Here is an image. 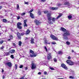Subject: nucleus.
Returning <instances> with one entry per match:
<instances>
[{
	"label": "nucleus",
	"instance_id": "nucleus-1",
	"mask_svg": "<svg viewBox=\"0 0 79 79\" xmlns=\"http://www.w3.org/2000/svg\"><path fill=\"white\" fill-rule=\"evenodd\" d=\"M63 35L64 37V38L66 40H68V35H70V33L68 31L64 32V34H63Z\"/></svg>",
	"mask_w": 79,
	"mask_h": 79
},
{
	"label": "nucleus",
	"instance_id": "nucleus-2",
	"mask_svg": "<svg viewBox=\"0 0 79 79\" xmlns=\"http://www.w3.org/2000/svg\"><path fill=\"white\" fill-rule=\"evenodd\" d=\"M5 65L6 66H8L9 68H11L12 67V64L11 62L9 61V60H7L6 61V63H5Z\"/></svg>",
	"mask_w": 79,
	"mask_h": 79
},
{
	"label": "nucleus",
	"instance_id": "nucleus-3",
	"mask_svg": "<svg viewBox=\"0 0 79 79\" xmlns=\"http://www.w3.org/2000/svg\"><path fill=\"white\" fill-rule=\"evenodd\" d=\"M62 15L63 14H59V15L56 17V18H52V21L54 22L55 21L56 19H58V18H60V17H61Z\"/></svg>",
	"mask_w": 79,
	"mask_h": 79
},
{
	"label": "nucleus",
	"instance_id": "nucleus-4",
	"mask_svg": "<svg viewBox=\"0 0 79 79\" xmlns=\"http://www.w3.org/2000/svg\"><path fill=\"white\" fill-rule=\"evenodd\" d=\"M22 25V23L20 22H18L17 24V27L19 29H21L22 28V27L21 26Z\"/></svg>",
	"mask_w": 79,
	"mask_h": 79
},
{
	"label": "nucleus",
	"instance_id": "nucleus-5",
	"mask_svg": "<svg viewBox=\"0 0 79 79\" xmlns=\"http://www.w3.org/2000/svg\"><path fill=\"white\" fill-rule=\"evenodd\" d=\"M50 37L51 38V39H53V40H58V38L53 35H50Z\"/></svg>",
	"mask_w": 79,
	"mask_h": 79
},
{
	"label": "nucleus",
	"instance_id": "nucleus-6",
	"mask_svg": "<svg viewBox=\"0 0 79 79\" xmlns=\"http://www.w3.org/2000/svg\"><path fill=\"white\" fill-rule=\"evenodd\" d=\"M66 62L69 65L72 66L74 64V63L71 60H67L66 61Z\"/></svg>",
	"mask_w": 79,
	"mask_h": 79
},
{
	"label": "nucleus",
	"instance_id": "nucleus-7",
	"mask_svg": "<svg viewBox=\"0 0 79 79\" xmlns=\"http://www.w3.org/2000/svg\"><path fill=\"white\" fill-rule=\"evenodd\" d=\"M61 67H62L63 68H64V69H65L66 70H67L68 69V67H67V66H66V65L64 64H62L61 65Z\"/></svg>",
	"mask_w": 79,
	"mask_h": 79
},
{
	"label": "nucleus",
	"instance_id": "nucleus-8",
	"mask_svg": "<svg viewBox=\"0 0 79 79\" xmlns=\"http://www.w3.org/2000/svg\"><path fill=\"white\" fill-rule=\"evenodd\" d=\"M31 65L32 69H34L36 68V64H35L32 63Z\"/></svg>",
	"mask_w": 79,
	"mask_h": 79
},
{
	"label": "nucleus",
	"instance_id": "nucleus-9",
	"mask_svg": "<svg viewBox=\"0 0 79 79\" xmlns=\"http://www.w3.org/2000/svg\"><path fill=\"white\" fill-rule=\"evenodd\" d=\"M34 22L35 23L36 25H37V26H38V25H39V24H40L41 23L40 22H39V21L36 19H35L34 20Z\"/></svg>",
	"mask_w": 79,
	"mask_h": 79
},
{
	"label": "nucleus",
	"instance_id": "nucleus-10",
	"mask_svg": "<svg viewBox=\"0 0 79 79\" xmlns=\"http://www.w3.org/2000/svg\"><path fill=\"white\" fill-rule=\"evenodd\" d=\"M27 19L25 20H24V23L23 26L24 27H27V25L26 24V22H27Z\"/></svg>",
	"mask_w": 79,
	"mask_h": 79
},
{
	"label": "nucleus",
	"instance_id": "nucleus-11",
	"mask_svg": "<svg viewBox=\"0 0 79 79\" xmlns=\"http://www.w3.org/2000/svg\"><path fill=\"white\" fill-rule=\"evenodd\" d=\"M31 43L32 44H34V39L33 38L31 37Z\"/></svg>",
	"mask_w": 79,
	"mask_h": 79
},
{
	"label": "nucleus",
	"instance_id": "nucleus-12",
	"mask_svg": "<svg viewBox=\"0 0 79 79\" xmlns=\"http://www.w3.org/2000/svg\"><path fill=\"white\" fill-rule=\"evenodd\" d=\"M51 58H52V56H51V53L48 54V60H50Z\"/></svg>",
	"mask_w": 79,
	"mask_h": 79
},
{
	"label": "nucleus",
	"instance_id": "nucleus-13",
	"mask_svg": "<svg viewBox=\"0 0 79 79\" xmlns=\"http://www.w3.org/2000/svg\"><path fill=\"white\" fill-rule=\"evenodd\" d=\"M9 53H13L15 52V50L14 49H12L10 50L9 51Z\"/></svg>",
	"mask_w": 79,
	"mask_h": 79
},
{
	"label": "nucleus",
	"instance_id": "nucleus-14",
	"mask_svg": "<svg viewBox=\"0 0 79 79\" xmlns=\"http://www.w3.org/2000/svg\"><path fill=\"white\" fill-rule=\"evenodd\" d=\"M17 37H18L19 39H21V34L19 32L17 33Z\"/></svg>",
	"mask_w": 79,
	"mask_h": 79
},
{
	"label": "nucleus",
	"instance_id": "nucleus-15",
	"mask_svg": "<svg viewBox=\"0 0 79 79\" xmlns=\"http://www.w3.org/2000/svg\"><path fill=\"white\" fill-rule=\"evenodd\" d=\"M60 30L62 31H63V32H66V30L63 27L61 28Z\"/></svg>",
	"mask_w": 79,
	"mask_h": 79
},
{
	"label": "nucleus",
	"instance_id": "nucleus-16",
	"mask_svg": "<svg viewBox=\"0 0 79 79\" xmlns=\"http://www.w3.org/2000/svg\"><path fill=\"white\" fill-rule=\"evenodd\" d=\"M58 8L57 7H51V9L52 10H58Z\"/></svg>",
	"mask_w": 79,
	"mask_h": 79
},
{
	"label": "nucleus",
	"instance_id": "nucleus-17",
	"mask_svg": "<svg viewBox=\"0 0 79 79\" xmlns=\"http://www.w3.org/2000/svg\"><path fill=\"white\" fill-rule=\"evenodd\" d=\"M37 56V54H31V57H35Z\"/></svg>",
	"mask_w": 79,
	"mask_h": 79
},
{
	"label": "nucleus",
	"instance_id": "nucleus-18",
	"mask_svg": "<svg viewBox=\"0 0 79 79\" xmlns=\"http://www.w3.org/2000/svg\"><path fill=\"white\" fill-rule=\"evenodd\" d=\"M10 55V52H5V55L6 56H8Z\"/></svg>",
	"mask_w": 79,
	"mask_h": 79
},
{
	"label": "nucleus",
	"instance_id": "nucleus-19",
	"mask_svg": "<svg viewBox=\"0 0 79 79\" xmlns=\"http://www.w3.org/2000/svg\"><path fill=\"white\" fill-rule=\"evenodd\" d=\"M65 5H67L68 6H69V3L68 2H65L64 3Z\"/></svg>",
	"mask_w": 79,
	"mask_h": 79
},
{
	"label": "nucleus",
	"instance_id": "nucleus-20",
	"mask_svg": "<svg viewBox=\"0 0 79 79\" xmlns=\"http://www.w3.org/2000/svg\"><path fill=\"white\" fill-rule=\"evenodd\" d=\"M30 17L31 18H34V15L32 13H30Z\"/></svg>",
	"mask_w": 79,
	"mask_h": 79
},
{
	"label": "nucleus",
	"instance_id": "nucleus-21",
	"mask_svg": "<svg viewBox=\"0 0 79 79\" xmlns=\"http://www.w3.org/2000/svg\"><path fill=\"white\" fill-rule=\"evenodd\" d=\"M47 18L52 16L51 13H48L47 14Z\"/></svg>",
	"mask_w": 79,
	"mask_h": 79
},
{
	"label": "nucleus",
	"instance_id": "nucleus-22",
	"mask_svg": "<svg viewBox=\"0 0 79 79\" xmlns=\"http://www.w3.org/2000/svg\"><path fill=\"white\" fill-rule=\"evenodd\" d=\"M30 33V31H29V29H28L26 33V34H29Z\"/></svg>",
	"mask_w": 79,
	"mask_h": 79
},
{
	"label": "nucleus",
	"instance_id": "nucleus-23",
	"mask_svg": "<svg viewBox=\"0 0 79 79\" xmlns=\"http://www.w3.org/2000/svg\"><path fill=\"white\" fill-rule=\"evenodd\" d=\"M72 17H73V15H69L68 16V18L69 19H71Z\"/></svg>",
	"mask_w": 79,
	"mask_h": 79
},
{
	"label": "nucleus",
	"instance_id": "nucleus-24",
	"mask_svg": "<svg viewBox=\"0 0 79 79\" xmlns=\"http://www.w3.org/2000/svg\"><path fill=\"white\" fill-rule=\"evenodd\" d=\"M48 19L49 21H51L52 20V16L51 17H48Z\"/></svg>",
	"mask_w": 79,
	"mask_h": 79
},
{
	"label": "nucleus",
	"instance_id": "nucleus-25",
	"mask_svg": "<svg viewBox=\"0 0 79 79\" xmlns=\"http://www.w3.org/2000/svg\"><path fill=\"white\" fill-rule=\"evenodd\" d=\"M22 44V42L21 41L19 42V46H21V44Z\"/></svg>",
	"mask_w": 79,
	"mask_h": 79
},
{
	"label": "nucleus",
	"instance_id": "nucleus-26",
	"mask_svg": "<svg viewBox=\"0 0 79 79\" xmlns=\"http://www.w3.org/2000/svg\"><path fill=\"white\" fill-rule=\"evenodd\" d=\"M9 37L10 39H13V36L12 35H10L9 36Z\"/></svg>",
	"mask_w": 79,
	"mask_h": 79
},
{
	"label": "nucleus",
	"instance_id": "nucleus-27",
	"mask_svg": "<svg viewBox=\"0 0 79 79\" xmlns=\"http://www.w3.org/2000/svg\"><path fill=\"white\" fill-rule=\"evenodd\" d=\"M30 52L31 53H32V54H34V51H32L31 50H30Z\"/></svg>",
	"mask_w": 79,
	"mask_h": 79
},
{
	"label": "nucleus",
	"instance_id": "nucleus-28",
	"mask_svg": "<svg viewBox=\"0 0 79 79\" xmlns=\"http://www.w3.org/2000/svg\"><path fill=\"white\" fill-rule=\"evenodd\" d=\"M51 44H54V45H55V44H56V42H54V41L52 42H51Z\"/></svg>",
	"mask_w": 79,
	"mask_h": 79
},
{
	"label": "nucleus",
	"instance_id": "nucleus-29",
	"mask_svg": "<svg viewBox=\"0 0 79 79\" xmlns=\"http://www.w3.org/2000/svg\"><path fill=\"white\" fill-rule=\"evenodd\" d=\"M3 48H4V46H2L0 48V49H1V50L3 51Z\"/></svg>",
	"mask_w": 79,
	"mask_h": 79
},
{
	"label": "nucleus",
	"instance_id": "nucleus-30",
	"mask_svg": "<svg viewBox=\"0 0 79 79\" xmlns=\"http://www.w3.org/2000/svg\"><path fill=\"white\" fill-rule=\"evenodd\" d=\"M49 68L51 69V70H55V69L53 68V67H49Z\"/></svg>",
	"mask_w": 79,
	"mask_h": 79
},
{
	"label": "nucleus",
	"instance_id": "nucleus-31",
	"mask_svg": "<svg viewBox=\"0 0 79 79\" xmlns=\"http://www.w3.org/2000/svg\"><path fill=\"white\" fill-rule=\"evenodd\" d=\"M44 13H45V14H46L47 13H48V10H45L44 11Z\"/></svg>",
	"mask_w": 79,
	"mask_h": 79
},
{
	"label": "nucleus",
	"instance_id": "nucleus-32",
	"mask_svg": "<svg viewBox=\"0 0 79 79\" xmlns=\"http://www.w3.org/2000/svg\"><path fill=\"white\" fill-rule=\"evenodd\" d=\"M24 4L25 5H29V2H24Z\"/></svg>",
	"mask_w": 79,
	"mask_h": 79
},
{
	"label": "nucleus",
	"instance_id": "nucleus-33",
	"mask_svg": "<svg viewBox=\"0 0 79 79\" xmlns=\"http://www.w3.org/2000/svg\"><path fill=\"white\" fill-rule=\"evenodd\" d=\"M3 21L4 23H6V19H3Z\"/></svg>",
	"mask_w": 79,
	"mask_h": 79
},
{
	"label": "nucleus",
	"instance_id": "nucleus-34",
	"mask_svg": "<svg viewBox=\"0 0 79 79\" xmlns=\"http://www.w3.org/2000/svg\"><path fill=\"white\" fill-rule=\"evenodd\" d=\"M69 77V78H70V79H74V77H73L72 76H70Z\"/></svg>",
	"mask_w": 79,
	"mask_h": 79
},
{
	"label": "nucleus",
	"instance_id": "nucleus-35",
	"mask_svg": "<svg viewBox=\"0 0 79 79\" xmlns=\"http://www.w3.org/2000/svg\"><path fill=\"white\" fill-rule=\"evenodd\" d=\"M44 43L46 45H47V40H45L44 41Z\"/></svg>",
	"mask_w": 79,
	"mask_h": 79
},
{
	"label": "nucleus",
	"instance_id": "nucleus-36",
	"mask_svg": "<svg viewBox=\"0 0 79 79\" xmlns=\"http://www.w3.org/2000/svg\"><path fill=\"white\" fill-rule=\"evenodd\" d=\"M19 68H23V65H20V66L19 67Z\"/></svg>",
	"mask_w": 79,
	"mask_h": 79
},
{
	"label": "nucleus",
	"instance_id": "nucleus-37",
	"mask_svg": "<svg viewBox=\"0 0 79 79\" xmlns=\"http://www.w3.org/2000/svg\"><path fill=\"white\" fill-rule=\"evenodd\" d=\"M44 49H45V50H46V51L47 52L48 50H47V47H46V46H44Z\"/></svg>",
	"mask_w": 79,
	"mask_h": 79
},
{
	"label": "nucleus",
	"instance_id": "nucleus-38",
	"mask_svg": "<svg viewBox=\"0 0 79 79\" xmlns=\"http://www.w3.org/2000/svg\"><path fill=\"white\" fill-rule=\"evenodd\" d=\"M10 57H11V58H12V59H14V56L13 55H11L10 56Z\"/></svg>",
	"mask_w": 79,
	"mask_h": 79
},
{
	"label": "nucleus",
	"instance_id": "nucleus-39",
	"mask_svg": "<svg viewBox=\"0 0 79 79\" xmlns=\"http://www.w3.org/2000/svg\"><path fill=\"white\" fill-rule=\"evenodd\" d=\"M26 15V13L24 12L22 13L21 15H22V16H24V15Z\"/></svg>",
	"mask_w": 79,
	"mask_h": 79
},
{
	"label": "nucleus",
	"instance_id": "nucleus-40",
	"mask_svg": "<svg viewBox=\"0 0 79 79\" xmlns=\"http://www.w3.org/2000/svg\"><path fill=\"white\" fill-rule=\"evenodd\" d=\"M17 9H19V4H17Z\"/></svg>",
	"mask_w": 79,
	"mask_h": 79
},
{
	"label": "nucleus",
	"instance_id": "nucleus-41",
	"mask_svg": "<svg viewBox=\"0 0 79 79\" xmlns=\"http://www.w3.org/2000/svg\"><path fill=\"white\" fill-rule=\"evenodd\" d=\"M66 43L67 44V45H69V44H70V43H69V41L66 42Z\"/></svg>",
	"mask_w": 79,
	"mask_h": 79
},
{
	"label": "nucleus",
	"instance_id": "nucleus-42",
	"mask_svg": "<svg viewBox=\"0 0 79 79\" xmlns=\"http://www.w3.org/2000/svg\"><path fill=\"white\" fill-rule=\"evenodd\" d=\"M54 62H56L57 61V60H56V58H54Z\"/></svg>",
	"mask_w": 79,
	"mask_h": 79
},
{
	"label": "nucleus",
	"instance_id": "nucleus-43",
	"mask_svg": "<svg viewBox=\"0 0 79 79\" xmlns=\"http://www.w3.org/2000/svg\"><path fill=\"white\" fill-rule=\"evenodd\" d=\"M38 15H40V14H41V12H40V11H39L38 12Z\"/></svg>",
	"mask_w": 79,
	"mask_h": 79
},
{
	"label": "nucleus",
	"instance_id": "nucleus-44",
	"mask_svg": "<svg viewBox=\"0 0 79 79\" xmlns=\"http://www.w3.org/2000/svg\"><path fill=\"white\" fill-rule=\"evenodd\" d=\"M24 34H25L24 32H23L21 33L20 35H24Z\"/></svg>",
	"mask_w": 79,
	"mask_h": 79
},
{
	"label": "nucleus",
	"instance_id": "nucleus-45",
	"mask_svg": "<svg viewBox=\"0 0 79 79\" xmlns=\"http://www.w3.org/2000/svg\"><path fill=\"white\" fill-rule=\"evenodd\" d=\"M62 52L61 51H59L58 52V54H62Z\"/></svg>",
	"mask_w": 79,
	"mask_h": 79
},
{
	"label": "nucleus",
	"instance_id": "nucleus-46",
	"mask_svg": "<svg viewBox=\"0 0 79 79\" xmlns=\"http://www.w3.org/2000/svg\"><path fill=\"white\" fill-rule=\"evenodd\" d=\"M10 31H11L12 32H13V31L14 30V29L13 28H10Z\"/></svg>",
	"mask_w": 79,
	"mask_h": 79
},
{
	"label": "nucleus",
	"instance_id": "nucleus-47",
	"mask_svg": "<svg viewBox=\"0 0 79 79\" xmlns=\"http://www.w3.org/2000/svg\"><path fill=\"white\" fill-rule=\"evenodd\" d=\"M3 41L2 40V41H0V44H3Z\"/></svg>",
	"mask_w": 79,
	"mask_h": 79
},
{
	"label": "nucleus",
	"instance_id": "nucleus-48",
	"mask_svg": "<svg viewBox=\"0 0 79 79\" xmlns=\"http://www.w3.org/2000/svg\"><path fill=\"white\" fill-rule=\"evenodd\" d=\"M34 11V10L31 9L30 11L29 12L30 13H31V12H32V11Z\"/></svg>",
	"mask_w": 79,
	"mask_h": 79
},
{
	"label": "nucleus",
	"instance_id": "nucleus-49",
	"mask_svg": "<svg viewBox=\"0 0 79 79\" xmlns=\"http://www.w3.org/2000/svg\"><path fill=\"white\" fill-rule=\"evenodd\" d=\"M25 70H27V69H28V68L27 67H26L24 68Z\"/></svg>",
	"mask_w": 79,
	"mask_h": 79
},
{
	"label": "nucleus",
	"instance_id": "nucleus-50",
	"mask_svg": "<svg viewBox=\"0 0 79 79\" xmlns=\"http://www.w3.org/2000/svg\"><path fill=\"white\" fill-rule=\"evenodd\" d=\"M17 19H20V16H17Z\"/></svg>",
	"mask_w": 79,
	"mask_h": 79
},
{
	"label": "nucleus",
	"instance_id": "nucleus-51",
	"mask_svg": "<svg viewBox=\"0 0 79 79\" xmlns=\"http://www.w3.org/2000/svg\"><path fill=\"white\" fill-rule=\"evenodd\" d=\"M47 74V72H44V74L46 75V74Z\"/></svg>",
	"mask_w": 79,
	"mask_h": 79
},
{
	"label": "nucleus",
	"instance_id": "nucleus-52",
	"mask_svg": "<svg viewBox=\"0 0 79 79\" xmlns=\"http://www.w3.org/2000/svg\"><path fill=\"white\" fill-rule=\"evenodd\" d=\"M12 44L13 46H16V44H15V43H12Z\"/></svg>",
	"mask_w": 79,
	"mask_h": 79
},
{
	"label": "nucleus",
	"instance_id": "nucleus-53",
	"mask_svg": "<svg viewBox=\"0 0 79 79\" xmlns=\"http://www.w3.org/2000/svg\"><path fill=\"white\" fill-rule=\"evenodd\" d=\"M46 0H41V2H45Z\"/></svg>",
	"mask_w": 79,
	"mask_h": 79
},
{
	"label": "nucleus",
	"instance_id": "nucleus-54",
	"mask_svg": "<svg viewBox=\"0 0 79 79\" xmlns=\"http://www.w3.org/2000/svg\"><path fill=\"white\" fill-rule=\"evenodd\" d=\"M68 60H70L71 59V57L70 56H69L68 57Z\"/></svg>",
	"mask_w": 79,
	"mask_h": 79
},
{
	"label": "nucleus",
	"instance_id": "nucleus-55",
	"mask_svg": "<svg viewBox=\"0 0 79 79\" xmlns=\"http://www.w3.org/2000/svg\"><path fill=\"white\" fill-rule=\"evenodd\" d=\"M5 76L3 75L2 77V79H4L5 78Z\"/></svg>",
	"mask_w": 79,
	"mask_h": 79
},
{
	"label": "nucleus",
	"instance_id": "nucleus-56",
	"mask_svg": "<svg viewBox=\"0 0 79 79\" xmlns=\"http://www.w3.org/2000/svg\"><path fill=\"white\" fill-rule=\"evenodd\" d=\"M41 74V72H39L38 73V74L40 75V74Z\"/></svg>",
	"mask_w": 79,
	"mask_h": 79
},
{
	"label": "nucleus",
	"instance_id": "nucleus-57",
	"mask_svg": "<svg viewBox=\"0 0 79 79\" xmlns=\"http://www.w3.org/2000/svg\"><path fill=\"white\" fill-rule=\"evenodd\" d=\"M50 24H53V23L52 22H50Z\"/></svg>",
	"mask_w": 79,
	"mask_h": 79
},
{
	"label": "nucleus",
	"instance_id": "nucleus-58",
	"mask_svg": "<svg viewBox=\"0 0 79 79\" xmlns=\"http://www.w3.org/2000/svg\"><path fill=\"white\" fill-rule=\"evenodd\" d=\"M1 8H2V6H0V9H1Z\"/></svg>",
	"mask_w": 79,
	"mask_h": 79
},
{
	"label": "nucleus",
	"instance_id": "nucleus-59",
	"mask_svg": "<svg viewBox=\"0 0 79 79\" xmlns=\"http://www.w3.org/2000/svg\"><path fill=\"white\" fill-rule=\"evenodd\" d=\"M15 67H17V66H18V65L17 64H16L15 65Z\"/></svg>",
	"mask_w": 79,
	"mask_h": 79
},
{
	"label": "nucleus",
	"instance_id": "nucleus-60",
	"mask_svg": "<svg viewBox=\"0 0 79 79\" xmlns=\"http://www.w3.org/2000/svg\"><path fill=\"white\" fill-rule=\"evenodd\" d=\"M4 72V70L3 69H2V72L3 73V72Z\"/></svg>",
	"mask_w": 79,
	"mask_h": 79
},
{
	"label": "nucleus",
	"instance_id": "nucleus-61",
	"mask_svg": "<svg viewBox=\"0 0 79 79\" xmlns=\"http://www.w3.org/2000/svg\"><path fill=\"white\" fill-rule=\"evenodd\" d=\"M1 18H3V16H1Z\"/></svg>",
	"mask_w": 79,
	"mask_h": 79
},
{
	"label": "nucleus",
	"instance_id": "nucleus-62",
	"mask_svg": "<svg viewBox=\"0 0 79 79\" xmlns=\"http://www.w3.org/2000/svg\"><path fill=\"white\" fill-rule=\"evenodd\" d=\"M15 69H17V67H15Z\"/></svg>",
	"mask_w": 79,
	"mask_h": 79
},
{
	"label": "nucleus",
	"instance_id": "nucleus-63",
	"mask_svg": "<svg viewBox=\"0 0 79 79\" xmlns=\"http://www.w3.org/2000/svg\"><path fill=\"white\" fill-rule=\"evenodd\" d=\"M72 52H74V50H72Z\"/></svg>",
	"mask_w": 79,
	"mask_h": 79
},
{
	"label": "nucleus",
	"instance_id": "nucleus-64",
	"mask_svg": "<svg viewBox=\"0 0 79 79\" xmlns=\"http://www.w3.org/2000/svg\"><path fill=\"white\" fill-rule=\"evenodd\" d=\"M60 5H61V4H59L58 5V6H60Z\"/></svg>",
	"mask_w": 79,
	"mask_h": 79
}]
</instances>
